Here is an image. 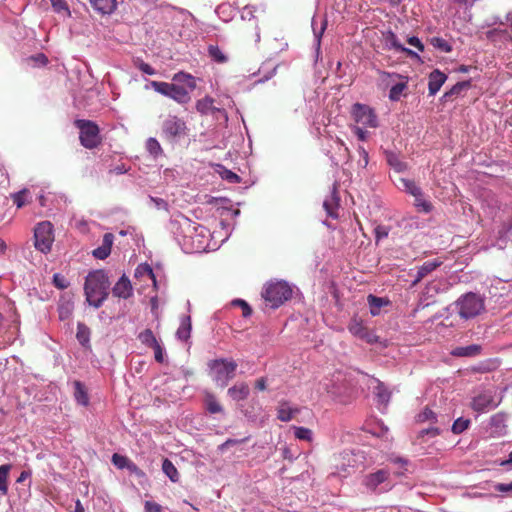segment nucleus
I'll list each match as a JSON object with an SVG mask.
<instances>
[{
    "label": "nucleus",
    "mask_w": 512,
    "mask_h": 512,
    "mask_svg": "<svg viewBox=\"0 0 512 512\" xmlns=\"http://www.w3.org/2000/svg\"><path fill=\"white\" fill-rule=\"evenodd\" d=\"M172 80L176 83L151 81L150 85L154 91L171 98L178 104L185 105L189 103L191 100L190 92L195 90L197 86L195 77L180 71L173 75Z\"/></svg>",
    "instance_id": "nucleus-1"
},
{
    "label": "nucleus",
    "mask_w": 512,
    "mask_h": 512,
    "mask_svg": "<svg viewBox=\"0 0 512 512\" xmlns=\"http://www.w3.org/2000/svg\"><path fill=\"white\" fill-rule=\"evenodd\" d=\"M110 281L104 270H94L88 273L84 283V293L87 302L99 308L108 298Z\"/></svg>",
    "instance_id": "nucleus-2"
},
{
    "label": "nucleus",
    "mask_w": 512,
    "mask_h": 512,
    "mask_svg": "<svg viewBox=\"0 0 512 512\" xmlns=\"http://www.w3.org/2000/svg\"><path fill=\"white\" fill-rule=\"evenodd\" d=\"M262 297L268 306L276 309L292 297V289L285 281L269 282L264 287Z\"/></svg>",
    "instance_id": "nucleus-3"
},
{
    "label": "nucleus",
    "mask_w": 512,
    "mask_h": 512,
    "mask_svg": "<svg viewBox=\"0 0 512 512\" xmlns=\"http://www.w3.org/2000/svg\"><path fill=\"white\" fill-rule=\"evenodd\" d=\"M75 127L79 129V140L86 149H94L102 143L99 126L91 120L76 119Z\"/></svg>",
    "instance_id": "nucleus-4"
},
{
    "label": "nucleus",
    "mask_w": 512,
    "mask_h": 512,
    "mask_svg": "<svg viewBox=\"0 0 512 512\" xmlns=\"http://www.w3.org/2000/svg\"><path fill=\"white\" fill-rule=\"evenodd\" d=\"M213 380L215 383L224 388L228 382L235 376L238 364L232 359H215L209 362Z\"/></svg>",
    "instance_id": "nucleus-5"
},
{
    "label": "nucleus",
    "mask_w": 512,
    "mask_h": 512,
    "mask_svg": "<svg viewBox=\"0 0 512 512\" xmlns=\"http://www.w3.org/2000/svg\"><path fill=\"white\" fill-rule=\"evenodd\" d=\"M456 307L459 316L467 320L478 316L485 309V304L480 295L469 292L456 301Z\"/></svg>",
    "instance_id": "nucleus-6"
},
{
    "label": "nucleus",
    "mask_w": 512,
    "mask_h": 512,
    "mask_svg": "<svg viewBox=\"0 0 512 512\" xmlns=\"http://www.w3.org/2000/svg\"><path fill=\"white\" fill-rule=\"evenodd\" d=\"M355 126L363 128H377L379 126L378 116L373 108L366 104L355 103L350 111Z\"/></svg>",
    "instance_id": "nucleus-7"
},
{
    "label": "nucleus",
    "mask_w": 512,
    "mask_h": 512,
    "mask_svg": "<svg viewBox=\"0 0 512 512\" xmlns=\"http://www.w3.org/2000/svg\"><path fill=\"white\" fill-rule=\"evenodd\" d=\"M54 242L53 225L49 221H42L34 228V245L42 253L51 251Z\"/></svg>",
    "instance_id": "nucleus-8"
},
{
    "label": "nucleus",
    "mask_w": 512,
    "mask_h": 512,
    "mask_svg": "<svg viewBox=\"0 0 512 512\" xmlns=\"http://www.w3.org/2000/svg\"><path fill=\"white\" fill-rule=\"evenodd\" d=\"M161 129L163 136L169 141L186 136L188 131L186 122L175 115H169L163 121Z\"/></svg>",
    "instance_id": "nucleus-9"
},
{
    "label": "nucleus",
    "mask_w": 512,
    "mask_h": 512,
    "mask_svg": "<svg viewBox=\"0 0 512 512\" xmlns=\"http://www.w3.org/2000/svg\"><path fill=\"white\" fill-rule=\"evenodd\" d=\"M384 42L385 46L388 49H395L397 51H401L405 53L407 56L415 59H420L419 55L413 50L404 47L398 40L396 34L392 31H388L384 34Z\"/></svg>",
    "instance_id": "nucleus-10"
},
{
    "label": "nucleus",
    "mask_w": 512,
    "mask_h": 512,
    "mask_svg": "<svg viewBox=\"0 0 512 512\" xmlns=\"http://www.w3.org/2000/svg\"><path fill=\"white\" fill-rule=\"evenodd\" d=\"M494 397L490 393H482L473 398L471 407L477 412H484L497 407Z\"/></svg>",
    "instance_id": "nucleus-11"
},
{
    "label": "nucleus",
    "mask_w": 512,
    "mask_h": 512,
    "mask_svg": "<svg viewBox=\"0 0 512 512\" xmlns=\"http://www.w3.org/2000/svg\"><path fill=\"white\" fill-rule=\"evenodd\" d=\"M113 296L128 299L133 295V287L129 278L123 274L112 288Z\"/></svg>",
    "instance_id": "nucleus-12"
},
{
    "label": "nucleus",
    "mask_w": 512,
    "mask_h": 512,
    "mask_svg": "<svg viewBox=\"0 0 512 512\" xmlns=\"http://www.w3.org/2000/svg\"><path fill=\"white\" fill-rule=\"evenodd\" d=\"M389 471L386 469H380L374 473H370L365 476L363 484L371 491H375L376 488L384 483L389 478Z\"/></svg>",
    "instance_id": "nucleus-13"
},
{
    "label": "nucleus",
    "mask_w": 512,
    "mask_h": 512,
    "mask_svg": "<svg viewBox=\"0 0 512 512\" xmlns=\"http://www.w3.org/2000/svg\"><path fill=\"white\" fill-rule=\"evenodd\" d=\"M380 75L383 80L385 77H395V78H399V79L400 78L405 79V81H402V82L397 83L394 86H392L389 91V99L391 101H398L401 98L403 91L407 88V78L402 77L401 75L396 74V73L391 74V73L385 72V71H381Z\"/></svg>",
    "instance_id": "nucleus-14"
},
{
    "label": "nucleus",
    "mask_w": 512,
    "mask_h": 512,
    "mask_svg": "<svg viewBox=\"0 0 512 512\" xmlns=\"http://www.w3.org/2000/svg\"><path fill=\"white\" fill-rule=\"evenodd\" d=\"M114 241V235L112 233H105L103 236L102 244L98 248L94 249L92 254L96 259L104 260L106 259L112 249Z\"/></svg>",
    "instance_id": "nucleus-15"
},
{
    "label": "nucleus",
    "mask_w": 512,
    "mask_h": 512,
    "mask_svg": "<svg viewBox=\"0 0 512 512\" xmlns=\"http://www.w3.org/2000/svg\"><path fill=\"white\" fill-rule=\"evenodd\" d=\"M447 80V76L438 69L433 70L428 78L429 95H435Z\"/></svg>",
    "instance_id": "nucleus-16"
},
{
    "label": "nucleus",
    "mask_w": 512,
    "mask_h": 512,
    "mask_svg": "<svg viewBox=\"0 0 512 512\" xmlns=\"http://www.w3.org/2000/svg\"><path fill=\"white\" fill-rule=\"evenodd\" d=\"M339 201L340 198L337 194L336 188L334 187L331 191L330 195L326 197V199L323 202V207L327 213V215L331 218H337L338 217V208H339Z\"/></svg>",
    "instance_id": "nucleus-17"
},
{
    "label": "nucleus",
    "mask_w": 512,
    "mask_h": 512,
    "mask_svg": "<svg viewBox=\"0 0 512 512\" xmlns=\"http://www.w3.org/2000/svg\"><path fill=\"white\" fill-rule=\"evenodd\" d=\"M482 352V346L479 344H471L468 346L455 347L451 351V355L454 357H475L480 355Z\"/></svg>",
    "instance_id": "nucleus-18"
},
{
    "label": "nucleus",
    "mask_w": 512,
    "mask_h": 512,
    "mask_svg": "<svg viewBox=\"0 0 512 512\" xmlns=\"http://www.w3.org/2000/svg\"><path fill=\"white\" fill-rule=\"evenodd\" d=\"M442 264V261L434 259L432 261H426L423 263L422 266H420L417 270L416 278L413 282V284H417L420 282L424 277H426L429 273L434 271L436 268H438Z\"/></svg>",
    "instance_id": "nucleus-19"
},
{
    "label": "nucleus",
    "mask_w": 512,
    "mask_h": 512,
    "mask_svg": "<svg viewBox=\"0 0 512 512\" xmlns=\"http://www.w3.org/2000/svg\"><path fill=\"white\" fill-rule=\"evenodd\" d=\"M90 4L101 14H111L117 7L116 0H90Z\"/></svg>",
    "instance_id": "nucleus-20"
},
{
    "label": "nucleus",
    "mask_w": 512,
    "mask_h": 512,
    "mask_svg": "<svg viewBox=\"0 0 512 512\" xmlns=\"http://www.w3.org/2000/svg\"><path fill=\"white\" fill-rule=\"evenodd\" d=\"M196 110L202 115L214 114L215 111H219V109L214 106V99L209 96L199 99L196 102Z\"/></svg>",
    "instance_id": "nucleus-21"
},
{
    "label": "nucleus",
    "mask_w": 512,
    "mask_h": 512,
    "mask_svg": "<svg viewBox=\"0 0 512 512\" xmlns=\"http://www.w3.org/2000/svg\"><path fill=\"white\" fill-rule=\"evenodd\" d=\"M192 330V323L190 316H183L181 318L180 326L176 331V336L181 341H187L190 338Z\"/></svg>",
    "instance_id": "nucleus-22"
},
{
    "label": "nucleus",
    "mask_w": 512,
    "mask_h": 512,
    "mask_svg": "<svg viewBox=\"0 0 512 512\" xmlns=\"http://www.w3.org/2000/svg\"><path fill=\"white\" fill-rule=\"evenodd\" d=\"M228 395L234 401L245 400L249 395V386L246 383H240L228 389Z\"/></svg>",
    "instance_id": "nucleus-23"
},
{
    "label": "nucleus",
    "mask_w": 512,
    "mask_h": 512,
    "mask_svg": "<svg viewBox=\"0 0 512 512\" xmlns=\"http://www.w3.org/2000/svg\"><path fill=\"white\" fill-rule=\"evenodd\" d=\"M374 394L377 398V402L386 406L391 398V392L384 385L383 382L376 380V386L374 387Z\"/></svg>",
    "instance_id": "nucleus-24"
},
{
    "label": "nucleus",
    "mask_w": 512,
    "mask_h": 512,
    "mask_svg": "<svg viewBox=\"0 0 512 512\" xmlns=\"http://www.w3.org/2000/svg\"><path fill=\"white\" fill-rule=\"evenodd\" d=\"M470 87H471L470 80L458 82L449 91L444 93L443 99L445 101L453 100L458 95H460L462 93V91L468 90Z\"/></svg>",
    "instance_id": "nucleus-25"
},
{
    "label": "nucleus",
    "mask_w": 512,
    "mask_h": 512,
    "mask_svg": "<svg viewBox=\"0 0 512 512\" xmlns=\"http://www.w3.org/2000/svg\"><path fill=\"white\" fill-rule=\"evenodd\" d=\"M298 412V408H291L287 402H281L277 409V417L283 422H288L294 417V414Z\"/></svg>",
    "instance_id": "nucleus-26"
},
{
    "label": "nucleus",
    "mask_w": 512,
    "mask_h": 512,
    "mask_svg": "<svg viewBox=\"0 0 512 512\" xmlns=\"http://www.w3.org/2000/svg\"><path fill=\"white\" fill-rule=\"evenodd\" d=\"M367 300L370 306V313L372 316L379 315L381 307L389 304L388 299L377 297L372 294H370L367 297Z\"/></svg>",
    "instance_id": "nucleus-27"
},
{
    "label": "nucleus",
    "mask_w": 512,
    "mask_h": 512,
    "mask_svg": "<svg viewBox=\"0 0 512 512\" xmlns=\"http://www.w3.org/2000/svg\"><path fill=\"white\" fill-rule=\"evenodd\" d=\"M12 466L10 464H4L0 466V494L2 496L8 493V477Z\"/></svg>",
    "instance_id": "nucleus-28"
},
{
    "label": "nucleus",
    "mask_w": 512,
    "mask_h": 512,
    "mask_svg": "<svg viewBox=\"0 0 512 512\" xmlns=\"http://www.w3.org/2000/svg\"><path fill=\"white\" fill-rule=\"evenodd\" d=\"M348 330L352 335H354L358 338H361V337L366 336V332L368 331V328L364 326V324L361 320L354 318L349 323Z\"/></svg>",
    "instance_id": "nucleus-29"
},
{
    "label": "nucleus",
    "mask_w": 512,
    "mask_h": 512,
    "mask_svg": "<svg viewBox=\"0 0 512 512\" xmlns=\"http://www.w3.org/2000/svg\"><path fill=\"white\" fill-rule=\"evenodd\" d=\"M204 403L206 409L211 414L221 413L223 411L222 406L218 403L216 397L212 393L207 392L205 394Z\"/></svg>",
    "instance_id": "nucleus-30"
},
{
    "label": "nucleus",
    "mask_w": 512,
    "mask_h": 512,
    "mask_svg": "<svg viewBox=\"0 0 512 512\" xmlns=\"http://www.w3.org/2000/svg\"><path fill=\"white\" fill-rule=\"evenodd\" d=\"M162 470L165 473V475L172 481V482H178L179 481V473L175 465L167 458L163 460L162 463Z\"/></svg>",
    "instance_id": "nucleus-31"
},
{
    "label": "nucleus",
    "mask_w": 512,
    "mask_h": 512,
    "mask_svg": "<svg viewBox=\"0 0 512 512\" xmlns=\"http://www.w3.org/2000/svg\"><path fill=\"white\" fill-rule=\"evenodd\" d=\"M74 387H75L74 396H75L76 401L81 405H84V406L88 405L89 397H88V394H87V391H86L84 385L79 381H75Z\"/></svg>",
    "instance_id": "nucleus-32"
},
{
    "label": "nucleus",
    "mask_w": 512,
    "mask_h": 512,
    "mask_svg": "<svg viewBox=\"0 0 512 512\" xmlns=\"http://www.w3.org/2000/svg\"><path fill=\"white\" fill-rule=\"evenodd\" d=\"M398 186L405 192L411 194L412 196L420 195V187H418L416 183L412 180L400 178Z\"/></svg>",
    "instance_id": "nucleus-33"
},
{
    "label": "nucleus",
    "mask_w": 512,
    "mask_h": 512,
    "mask_svg": "<svg viewBox=\"0 0 512 512\" xmlns=\"http://www.w3.org/2000/svg\"><path fill=\"white\" fill-rule=\"evenodd\" d=\"M146 150L149 152L153 158H157L158 156L163 154V149L158 142V140L154 137H150L146 141Z\"/></svg>",
    "instance_id": "nucleus-34"
},
{
    "label": "nucleus",
    "mask_w": 512,
    "mask_h": 512,
    "mask_svg": "<svg viewBox=\"0 0 512 512\" xmlns=\"http://www.w3.org/2000/svg\"><path fill=\"white\" fill-rule=\"evenodd\" d=\"M208 55L212 60L220 64H223L228 60L227 56L223 53V51L215 45H210L208 47Z\"/></svg>",
    "instance_id": "nucleus-35"
},
{
    "label": "nucleus",
    "mask_w": 512,
    "mask_h": 512,
    "mask_svg": "<svg viewBox=\"0 0 512 512\" xmlns=\"http://www.w3.org/2000/svg\"><path fill=\"white\" fill-rule=\"evenodd\" d=\"M138 339L142 344L152 348L158 343L153 331L151 329H145L138 335Z\"/></svg>",
    "instance_id": "nucleus-36"
},
{
    "label": "nucleus",
    "mask_w": 512,
    "mask_h": 512,
    "mask_svg": "<svg viewBox=\"0 0 512 512\" xmlns=\"http://www.w3.org/2000/svg\"><path fill=\"white\" fill-rule=\"evenodd\" d=\"M429 42L435 49L440 52L450 53L452 51V46L441 37H432Z\"/></svg>",
    "instance_id": "nucleus-37"
},
{
    "label": "nucleus",
    "mask_w": 512,
    "mask_h": 512,
    "mask_svg": "<svg viewBox=\"0 0 512 512\" xmlns=\"http://www.w3.org/2000/svg\"><path fill=\"white\" fill-rule=\"evenodd\" d=\"M89 336H90L89 328L85 324L79 323L77 326L76 337H77L78 341L80 342V344H82L83 346H86L89 343Z\"/></svg>",
    "instance_id": "nucleus-38"
},
{
    "label": "nucleus",
    "mask_w": 512,
    "mask_h": 512,
    "mask_svg": "<svg viewBox=\"0 0 512 512\" xmlns=\"http://www.w3.org/2000/svg\"><path fill=\"white\" fill-rule=\"evenodd\" d=\"M111 461L113 465L116 466L118 469H126L131 460L127 456L114 453L112 455Z\"/></svg>",
    "instance_id": "nucleus-39"
},
{
    "label": "nucleus",
    "mask_w": 512,
    "mask_h": 512,
    "mask_svg": "<svg viewBox=\"0 0 512 512\" xmlns=\"http://www.w3.org/2000/svg\"><path fill=\"white\" fill-rule=\"evenodd\" d=\"M417 422L419 423H424V422H436V415L435 413L429 409L428 407H426L422 412H420L418 415H417Z\"/></svg>",
    "instance_id": "nucleus-40"
},
{
    "label": "nucleus",
    "mask_w": 512,
    "mask_h": 512,
    "mask_svg": "<svg viewBox=\"0 0 512 512\" xmlns=\"http://www.w3.org/2000/svg\"><path fill=\"white\" fill-rule=\"evenodd\" d=\"M469 424L470 420L460 417L454 421L452 425V432L454 434H460L469 427Z\"/></svg>",
    "instance_id": "nucleus-41"
},
{
    "label": "nucleus",
    "mask_w": 512,
    "mask_h": 512,
    "mask_svg": "<svg viewBox=\"0 0 512 512\" xmlns=\"http://www.w3.org/2000/svg\"><path fill=\"white\" fill-rule=\"evenodd\" d=\"M294 435L299 440L312 441V431L306 427H295Z\"/></svg>",
    "instance_id": "nucleus-42"
},
{
    "label": "nucleus",
    "mask_w": 512,
    "mask_h": 512,
    "mask_svg": "<svg viewBox=\"0 0 512 512\" xmlns=\"http://www.w3.org/2000/svg\"><path fill=\"white\" fill-rule=\"evenodd\" d=\"M415 197V206L418 207L419 209H421L422 211L426 212V213H429L433 206L430 202L426 201L423 199V194H422V191L420 190V195L419 196H414Z\"/></svg>",
    "instance_id": "nucleus-43"
},
{
    "label": "nucleus",
    "mask_w": 512,
    "mask_h": 512,
    "mask_svg": "<svg viewBox=\"0 0 512 512\" xmlns=\"http://www.w3.org/2000/svg\"><path fill=\"white\" fill-rule=\"evenodd\" d=\"M26 196L27 190L19 191L15 194H12L13 203L17 206V208H22L26 204Z\"/></svg>",
    "instance_id": "nucleus-44"
},
{
    "label": "nucleus",
    "mask_w": 512,
    "mask_h": 512,
    "mask_svg": "<svg viewBox=\"0 0 512 512\" xmlns=\"http://www.w3.org/2000/svg\"><path fill=\"white\" fill-rule=\"evenodd\" d=\"M135 65L144 74H147V75H155L156 74V70L150 64H148L140 59H137L135 61Z\"/></svg>",
    "instance_id": "nucleus-45"
},
{
    "label": "nucleus",
    "mask_w": 512,
    "mask_h": 512,
    "mask_svg": "<svg viewBox=\"0 0 512 512\" xmlns=\"http://www.w3.org/2000/svg\"><path fill=\"white\" fill-rule=\"evenodd\" d=\"M27 61L33 62L37 66H45L48 63V58L44 53H38L30 56Z\"/></svg>",
    "instance_id": "nucleus-46"
},
{
    "label": "nucleus",
    "mask_w": 512,
    "mask_h": 512,
    "mask_svg": "<svg viewBox=\"0 0 512 512\" xmlns=\"http://www.w3.org/2000/svg\"><path fill=\"white\" fill-rule=\"evenodd\" d=\"M374 233H375L376 241L378 242L379 240L386 238L388 236L389 228L384 225H378L375 227Z\"/></svg>",
    "instance_id": "nucleus-47"
},
{
    "label": "nucleus",
    "mask_w": 512,
    "mask_h": 512,
    "mask_svg": "<svg viewBox=\"0 0 512 512\" xmlns=\"http://www.w3.org/2000/svg\"><path fill=\"white\" fill-rule=\"evenodd\" d=\"M51 2L52 7L56 12L66 11L69 13V8L65 0H49Z\"/></svg>",
    "instance_id": "nucleus-48"
},
{
    "label": "nucleus",
    "mask_w": 512,
    "mask_h": 512,
    "mask_svg": "<svg viewBox=\"0 0 512 512\" xmlns=\"http://www.w3.org/2000/svg\"><path fill=\"white\" fill-rule=\"evenodd\" d=\"M131 474H134L135 476L139 478H144L146 476L145 472L140 469L133 461H130L127 468H126Z\"/></svg>",
    "instance_id": "nucleus-49"
},
{
    "label": "nucleus",
    "mask_w": 512,
    "mask_h": 512,
    "mask_svg": "<svg viewBox=\"0 0 512 512\" xmlns=\"http://www.w3.org/2000/svg\"><path fill=\"white\" fill-rule=\"evenodd\" d=\"M131 474H134L135 476L139 478H144L146 476L145 472L140 469L133 461H130L127 468H126Z\"/></svg>",
    "instance_id": "nucleus-50"
},
{
    "label": "nucleus",
    "mask_w": 512,
    "mask_h": 512,
    "mask_svg": "<svg viewBox=\"0 0 512 512\" xmlns=\"http://www.w3.org/2000/svg\"><path fill=\"white\" fill-rule=\"evenodd\" d=\"M352 130L360 141H366L369 137V132L361 126H353Z\"/></svg>",
    "instance_id": "nucleus-51"
},
{
    "label": "nucleus",
    "mask_w": 512,
    "mask_h": 512,
    "mask_svg": "<svg viewBox=\"0 0 512 512\" xmlns=\"http://www.w3.org/2000/svg\"><path fill=\"white\" fill-rule=\"evenodd\" d=\"M235 305H239L242 308V314L244 317H248L252 314V309L247 302L241 299H237L233 302Z\"/></svg>",
    "instance_id": "nucleus-52"
},
{
    "label": "nucleus",
    "mask_w": 512,
    "mask_h": 512,
    "mask_svg": "<svg viewBox=\"0 0 512 512\" xmlns=\"http://www.w3.org/2000/svg\"><path fill=\"white\" fill-rule=\"evenodd\" d=\"M246 440H247V438H245V439H227L224 443L219 445L218 449L220 451H224L225 449L229 448L230 446L241 444V443L245 442Z\"/></svg>",
    "instance_id": "nucleus-53"
},
{
    "label": "nucleus",
    "mask_w": 512,
    "mask_h": 512,
    "mask_svg": "<svg viewBox=\"0 0 512 512\" xmlns=\"http://www.w3.org/2000/svg\"><path fill=\"white\" fill-rule=\"evenodd\" d=\"M222 177H223V179H226L227 181H229L231 183H239L240 182V177L236 173H234L230 170H225L222 174Z\"/></svg>",
    "instance_id": "nucleus-54"
},
{
    "label": "nucleus",
    "mask_w": 512,
    "mask_h": 512,
    "mask_svg": "<svg viewBox=\"0 0 512 512\" xmlns=\"http://www.w3.org/2000/svg\"><path fill=\"white\" fill-rule=\"evenodd\" d=\"M407 42L409 45L415 47L419 51H424V44L421 42V40L416 36H411L407 39Z\"/></svg>",
    "instance_id": "nucleus-55"
},
{
    "label": "nucleus",
    "mask_w": 512,
    "mask_h": 512,
    "mask_svg": "<svg viewBox=\"0 0 512 512\" xmlns=\"http://www.w3.org/2000/svg\"><path fill=\"white\" fill-rule=\"evenodd\" d=\"M136 273H140V274H144L145 273L151 279L155 280L153 269L148 264H144V265L138 266V268L136 269Z\"/></svg>",
    "instance_id": "nucleus-56"
},
{
    "label": "nucleus",
    "mask_w": 512,
    "mask_h": 512,
    "mask_svg": "<svg viewBox=\"0 0 512 512\" xmlns=\"http://www.w3.org/2000/svg\"><path fill=\"white\" fill-rule=\"evenodd\" d=\"M152 349L154 350V356H155V360L158 362V363H163L164 362V354H163V349L162 347L160 346L159 343H157L156 345H154L152 347Z\"/></svg>",
    "instance_id": "nucleus-57"
},
{
    "label": "nucleus",
    "mask_w": 512,
    "mask_h": 512,
    "mask_svg": "<svg viewBox=\"0 0 512 512\" xmlns=\"http://www.w3.org/2000/svg\"><path fill=\"white\" fill-rule=\"evenodd\" d=\"M439 434L440 430L437 427H431L421 430L419 432V437L423 438L425 435H429L430 437H436Z\"/></svg>",
    "instance_id": "nucleus-58"
},
{
    "label": "nucleus",
    "mask_w": 512,
    "mask_h": 512,
    "mask_svg": "<svg viewBox=\"0 0 512 512\" xmlns=\"http://www.w3.org/2000/svg\"><path fill=\"white\" fill-rule=\"evenodd\" d=\"M145 512H162V507L156 502L146 501Z\"/></svg>",
    "instance_id": "nucleus-59"
},
{
    "label": "nucleus",
    "mask_w": 512,
    "mask_h": 512,
    "mask_svg": "<svg viewBox=\"0 0 512 512\" xmlns=\"http://www.w3.org/2000/svg\"><path fill=\"white\" fill-rule=\"evenodd\" d=\"M494 489L498 492L508 493L512 492V482L510 483H497Z\"/></svg>",
    "instance_id": "nucleus-60"
},
{
    "label": "nucleus",
    "mask_w": 512,
    "mask_h": 512,
    "mask_svg": "<svg viewBox=\"0 0 512 512\" xmlns=\"http://www.w3.org/2000/svg\"><path fill=\"white\" fill-rule=\"evenodd\" d=\"M53 281H54V284L56 285V287H58L60 289H65L68 286L64 277L60 276L59 274L54 275Z\"/></svg>",
    "instance_id": "nucleus-61"
},
{
    "label": "nucleus",
    "mask_w": 512,
    "mask_h": 512,
    "mask_svg": "<svg viewBox=\"0 0 512 512\" xmlns=\"http://www.w3.org/2000/svg\"><path fill=\"white\" fill-rule=\"evenodd\" d=\"M358 153L363 160L362 166L365 168L367 166L368 160H369L368 152L365 150V148L363 146H359Z\"/></svg>",
    "instance_id": "nucleus-62"
},
{
    "label": "nucleus",
    "mask_w": 512,
    "mask_h": 512,
    "mask_svg": "<svg viewBox=\"0 0 512 512\" xmlns=\"http://www.w3.org/2000/svg\"><path fill=\"white\" fill-rule=\"evenodd\" d=\"M360 339L365 340L367 343H370V344L378 341V337L376 335H374L372 332H370L369 330L366 332V336L361 337Z\"/></svg>",
    "instance_id": "nucleus-63"
},
{
    "label": "nucleus",
    "mask_w": 512,
    "mask_h": 512,
    "mask_svg": "<svg viewBox=\"0 0 512 512\" xmlns=\"http://www.w3.org/2000/svg\"><path fill=\"white\" fill-rule=\"evenodd\" d=\"M510 230H512V220H509V221H508L507 226H506V224H505V225H503V227L498 231V233H499L500 237H503V236H505V235H506Z\"/></svg>",
    "instance_id": "nucleus-64"
}]
</instances>
